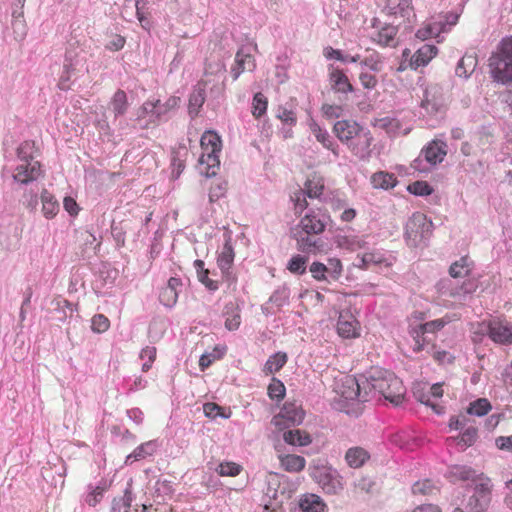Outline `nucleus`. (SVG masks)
Returning a JSON list of instances; mask_svg holds the SVG:
<instances>
[{"instance_id": "e2e57ef3", "label": "nucleus", "mask_w": 512, "mask_h": 512, "mask_svg": "<svg viewBox=\"0 0 512 512\" xmlns=\"http://www.w3.org/2000/svg\"><path fill=\"white\" fill-rule=\"evenodd\" d=\"M204 414L206 417L215 419L217 417L228 418L229 415L225 414L223 408L216 403L208 402L203 406Z\"/></svg>"}, {"instance_id": "f03ea898", "label": "nucleus", "mask_w": 512, "mask_h": 512, "mask_svg": "<svg viewBox=\"0 0 512 512\" xmlns=\"http://www.w3.org/2000/svg\"><path fill=\"white\" fill-rule=\"evenodd\" d=\"M489 70L494 81L502 84L512 82V36L503 38L489 58Z\"/></svg>"}, {"instance_id": "20e7f679", "label": "nucleus", "mask_w": 512, "mask_h": 512, "mask_svg": "<svg viewBox=\"0 0 512 512\" xmlns=\"http://www.w3.org/2000/svg\"><path fill=\"white\" fill-rule=\"evenodd\" d=\"M446 142L441 139H434L425 146L418 158H416L411 166L414 170L421 173H427L437 163H440L446 155Z\"/></svg>"}, {"instance_id": "4c0bfd02", "label": "nucleus", "mask_w": 512, "mask_h": 512, "mask_svg": "<svg viewBox=\"0 0 512 512\" xmlns=\"http://www.w3.org/2000/svg\"><path fill=\"white\" fill-rule=\"evenodd\" d=\"M42 212L46 218H53L59 211V203L47 190L41 193Z\"/></svg>"}, {"instance_id": "c03bdc74", "label": "nucleus", "mask_w": 512, "mask_h": 512, "mask_svg": "<svg viewBox=\"0 0 512 512\" xmlns=\"http://www.w3.org/2000/svg\"><path fill=\"white\" fill-rule=\"evenodd\" d=\"M287 362V355L284 352H277L269 357L264 366L266 374H273L279 371Z\"/></svg>"}, {"instance_id": "f704fd0d", "label": "nucleus", "mask_w": 512, "mask_h": 512, "mask_svg": "<svg viewBox=\"0 0 512 512\" xmlns=\"http://www.w3.org/2000/svg\"><path fill=\"white\" fill-rule=\"evenodd\" d=\"M220 151L208 150L203 151L201 157L199 158V163L201 165H206V176L212 177L216 175V168H219L220 160L219 154Z\"/></svg>"}, {"instance_id": "0eeeda50", "label": "nucleus", "mask_w": 512, "mask_h": 512, "mask_svg": "<svg viewBox=\"0 0 512 512\" xmlns=\"http://www.w3.org/2000/svg\"><path fill=\"white\" fill-rule=\"evenodd\" d=\"M365 375L359 378H349L343 385L341 397L345 401H357V403H364L369 401V392L364 383Z\"/></svg>"}, {"instance_id": "0e129e2a", "label": "nucleus", "mask_w": 512, "mask_h": 512, "mask_svg": "<svg viewBox=\"0 0 512 512\" xmlns=\"http://www.w3.org/2000/svg\"><path fill=\"white\" fill-rule=\"evenodd\" d=\"M155 110H156V102H150L147 101L143 103V105L138 109L136 114V120L140 121L142 118H144L146 115L151 116V122L156 123L159 120L155 119Z\"/></svg>"}, {"instance_id": "9b49d317", "label": "nucleus", "mask_w": 512, "mask_h": 512, "mask_svg": "<svg viewBox=\"0 0 512 512\" xmlns=\"http://www.w3.org/2000/svg\"><path fill=\"white\" fill-rule=\"evenodd\" d=\"M42 175L41 164L39 161H28L16 166L12 175L13 181L21 185H28L36 181Z\"/></svg>"}, {"instance_id": "13d9d810", "label": "nucleus", "mask_w": 512, "mask_h": 512, "mask_svg": "<svg viewBox=\"0 0 512 512\" xmlns=\"http://www.w3.org/2000/svg\"><path fill=\"white\" fill-rule=\"evenodd\" d=\"M267 110V99L262 93H256L252 102V114L259 118L265 114Z\"/></svg>"}, {"instance_id": "4468645a", "label": "nucleus", "mask_w": 512, "mask_h": 512, "mask_svg": "<svg viewBox=\"0 0 512 512\" xmlns=\"http://www.w3.org/2000/svg\"><path fill=\"white\" fill-rule=\"evenodd\" d=\"M373 137L369 129L363 127L348 145L350 151L361 160H367L371 155Z\"/></svg>"}, {"instance_id": "09e8293b", "label": "nucleus", "mask_w": 512, "mask_h": 512, "mask_svg": "<svg viewBox=\"0 0 512 512\" xmlns=\"http://www.w3.org/2000/svg\"><path fill=\"white\" fill-rule=\"evenodd\" d=\"M234 260V250L230 243V239L227 240L223 246L221 254L218 256L217 263L220 269L231 268Z\"/></svg>"}, {"instance_id": "052dcab7", "label": "nucleus", "mask_w": 512, "mask_h": 512, "mask_svg": "<svg viewBox=\"0 0 512 512\" xmlns=\"http://www.w3.org/2000/svg\"><path fill=\"white\" fill-rule=\"evenodd\" d=\"M309 271L315 280L326 281L329 283L327 265L316 261L310 265Z\"/></svg>"}, {"instance_id": "de8ad7c7", "label": "nucleus", "mask_w": 512, "mask_h": 512, "mask_svg": "<svg viewBox=\"0 0 512 512\" xmlns=\"http://www.w3.org/2000/svg\"><path fill=\"white\" fill-rule=\"evenodd\" d=\"M200 142L203 151H221V139L215 132L208 131L204 133Z\"/></svg>"}, {"instance_id": "5701e85b", "label": "nucleus", "mask_w": 512, "mask_h": 512, "mask_svg": "<svg viewBox=\"0 0 512 512\" xmlns=\"http://www.w3.org/2000/svg\"><path fill=\"white\" fill-rule=\"evenodd\" d=\"M474 493L472 495L479 498H485L487 502L491 503L493 483L492 480L484 473H479L474 480Z\"/></svg>"}, {"instance_id": "69168bd1", "label": "nucleus", "mask_w": 512, "mask_h": 512, "mask_svg": "<svg viewBox=\"0 0 512 512\" xmlns=\"http://www.w3.org/2000/svg\"><path fill=\"white\" fill-rule=\"evenodd\" d=\"M177 105V98L172 97L165 103H161L159 100L156 101L155 119L161 120L162 116L165 115L170 109Z\"/></svg>"}, {"instance_id": "ea45409f", "label": "nucleus", "mask_w": 512, "mask_h": 512, "mask_svg": "<svg viewBox=\"0 0 512 512\" xmlns=\"http://www.w3.org/2000/svg\"><path fill=\"white\" fill-rule=\"evenodd\" d=\"M492 410V405L487 398H478L475 401L470 402L466 409V413L469 415L482 417L487 415Z\"/></svg>"}, {"instance_id": "8fccbe9b", "label": "nucleus", "mask_w": 512, "mask_h": 512, "mask_svg": "<svg viewBox=\"0 0 512 512\" xmlns=\"http://www.w3.org/2000/svg\"><path fill=\"white\" fill-rule=\"evenodd\" d=\"M410 335L415 341V351L422 350L424 343L431 341V339L428 338L426 331H424L422 323L417 324L415 326H411Z\"/></svg>"}, {"instance_id": "f257e3e1", "label": "nucleus", "mask_w": 512, "mask_h": 512, "mask_svg": "<svg viewBox=\"0 0 512 512\" xmlns=\"http://www.w3.org/2000/svg\"><path fill=\"white\" fill-rule=\"evenodd\" d=\"M364 383L369 392V400L372 395L378 393L388 400L393 405L398 406L402 403L406 394L401 379H399L393 372L375 368L368 372L364 377Z\"/></svg>"}, {"instance_id": "338daca9", "label": "nucleus", "mask_w": 512, "mask_h": 512, "mask_svg": "<svg viewBox=\"0 0 512 512\" xmlns=\"http://www.w3.org/2000/svg\"><path fill=\"white\" fill-rule=\"evenodd\" d=\"M327 274L329 283L331 281H337L342 274V264L339 259H330L329 265L327 266Z\"/></svg>"}, {"instance_id": "cd10ccee", "label": "nucleus", "mask_w": 512, "mask_h": 512, "mask_svg": "<svg viewBox=\"0 0 512 512\" xmlns=\"http://www.w3.org/2000/svg\"><path fill=\"white\" fill-rule=\"evenodd\" d=\"M453 440L455 448L462 452L471 447L478 438V431L475 427H468L457 436L450 437Z\"/></svg>"}, {"instance_id": "864d4df0", "label": "nucleus", "mask_w": 512, "mask_h": 512, "mask_svg": "<svg viewBox=\"0 0 512 512\" xmlns=\"http://www.w3.org/2000/svg\"><path fill=\"white\" fill-rule=\"evenodd\" d=\"M436 491V486L429 479L417 481L412 486V492L415 495H432Z\"/></svg>"}, {"instance_id": "b1692460", "label": "nucleus", "mask_w": 512, "mask_h": 512, "mask_svg": "<svg viewBox=\"0 0 512 512\" xmlns=\"http://www.w3.org/2000/svg\"><path fill=\"white\" fill-rule=\"evenodd\" d=\"M310 130L317 139L325 148L329 149L334 156H339V146L333 141L332 137L328 133L327 130L322 129L315 121H312L309 124Z\"/></svg>"}, {"instance_id": "39448f33", "label": "nucleus", "mask_w": 512, "mask_h": 512, "mask_svg": "<svg viewBox=\"0 0 512 512\" xmlns=\"http://www.w3.org/2000/svg\"><path fill=\"white\" fill-rule=\"evenodd\" d=\"M475 333L487 334L489 338L498 344H512V323L506 319L493 318L487 322L478 324Z\"/></svg>"}, {"instance_id": "6e6552de", "label": "nucleus", "mask_w": 512, "mask_h": 512, "mask_svg": "<svg viewBox=\"0 0 512 512\" xmlns=\"http://www.w3.org/2000/svg\"><path fill=\"white\" fill-rule=\"evenodd\" d=\"M328 220L329 216L321 210H310L294 228L301 229L308 234L319 235L324 232Z\"/></svg>"}, {"instance_id": "dca6fc26", "label": "nucleus", "mask_w": 512, "mask_h": 512, "mask_svg": "<svg viewBox=\"0 0 512 512\" xmlns=\"http://www.w3.org/2000/svg\"><path fill=\"white\" fill-rule=\"evenodd\" d=\"M329 82L336 93L347 94L354 90L346 74L333 65H329Z\"/></svg>"}, {"instance_id": "bb28decb", "label": "nucleus", "mask_w": 512, "mask_h": 512, "mask_svg": "<svg viewBox=\"0 0 512 512\" xmlns=\"http://www.w3.org/2000/svg\"><path fill=\"white\" fill-rule=\"evenodd\" d=\"M276 118L281 120L284 126H288V128L283 127L281 132L285 139L292 137L291 128L296 125L297 117L294 111L287 109L283 106H279L276 110Z\"/></svg>"}, {"instance_id": "bf43d9fd", "label": "nucleus", "mask_w": 512, "mask_h": 512, "mask_svg": "<svg viewBox=\"0 0 512 512\" xmlns=\"http://www.w3.org/2000/svg\"><path fill=\"white\" fill-rule=\"evenodd\" d=\"M407 190L416 196H427L433 192L432 187L426 181H415L407 186Z\"/></svg>"}, {"instance_id": "5fc2aeb1", "label": "nucleus", "mask_w": 512, "mask_h": 512, "mask_svg": "<svg viewBox=\"0 0 512 512\" xmlns=\"http://www.w3.org/2000/svg\"><path fill=\"white\" fill-rule=\"evenodd\" d=\"M324 56L327 59H336L338 61L345 62V63L346 62L355 63L360 58L359 55H355V56L343 55V53L340 50L334 49L332 47H327L324 49Z\"/></svg>"}, {"instance_id": "603ef678", "label": "nucleus", "mask_w": 512, "mask_h": 512, "mask_svg": "<svg viewBox=\"0 0 512 512\" xmlns=\"http://www.w3.org/2000/svg\"><path fill=\"white\" fill-rule=\"evenodd\" d=\"M286 388L282 381L273 377L271 383L268 386V395L272 400L280 401L284 398Z\"/></svg>"}, {"instance_id": "774afa93", "label": "nucleus", "mask_w": 512, "mask_h": 512, "mask_svg": "<svg viewBox=\"0 0 512 512\" xmlns=\"http://www.w3.org/2000/svg\"><path fill=\"white\" fill-rule=\"evenodd\" d=\"M110 326L109 319L103 314H96L92 318V330L97 333L105 332Z\"/></svg>"}, {"instance_id": "a878e982", "label": "nucleus", "mask_w": 512, "mask_h": 512, "mask_svg": "<svg viewBox=\"0 0 512 512\" xmlns=\"http://www.w3.org/2000/svg\"><path fill=\"white\" fill-rule=\"evenodd\" d=\"M223 315L225 316V328L229 331H235L241 323L240 308L235 302H228L224 306Z\"/></svg>"}, {"instance_id": "4be33fe9", "label": "nucleus", "mask_w": 512, "mask_h": 512, "mask_svg": "<svg viewBox=\"0 0 512 512\" xmlns=\"http://www.w3.org/2000/svg\"><path fill=\"white\" fill-rule=\"evenodd\" d=\"M110 485L111 483L106 479H101L97 485L89 484L84 498L85 503L91 507L96 506L102 500L104 493L110 488Z\"/></svg>"}, {"instance_id": "c9c22d12", "label": "nucleus", "mask_w": 512, "mask_h": 512, "mask_svg": "<svg viewBox=\"0 0 512 512\" xmlns=\"http://www.w3.org/2000/svg\"><path fill=\"white\" fill-rule=\"evenodd\" d=\"M284 441L293 446H307L312 442L311 436L300 429L288 430L283 433Z\"/></svg>"}, {"instance_id": "412c9836", "label": "nucleus", "mask_w": 512, "mask_h": 512, "mask_svg": "<svg viewBox=\"0 0 512 512\" xmlns=\"http://www.w3.org/2000/svg\"><path fill=\"white\" fill-rule=\"evenodd\" d=\"M79 54L75 50H67L65 53L64 71L60 77L59 87L60 89H66V82L69 81L72 74L76 71V66L79 63Z\"/></svg>"}, {"instance_id": "ddd939ff", "label": "nucleus", "mask_w": 512, "mask_h": 512, "mask_svg": "<svg viewBox=\"0 0 512 512\" xmlns=\"http://www.w3.org/2000/svg\"><path fill=\"white\" fill-rule=\"evenodd\" d=\"M442 385L443 383L433 384L429 387L428 392H423L418 389H415L413 392L418 401L427 406H430L438 415L445 413V407L437 402V400L443 396Z\"/></svg>"}, {"instance_id": "7c9ffc66", "label": "nucleus", "mask_w": 512, "mask_h": 512, "mask_svg": "<svg viewBox=\"0 0 512 512\" xmlns=\"http://www.w3.org/2000/svg\"><path fill=\"white\" fill-rule=\"evenodd\" d=\"M326 504L315 494L305 495L299 502V512H324Z\"/></svg>"}, {"instance_id": "1a4fd4ad", "label": "nucleus", "mask_w": 512, "mask_h": 512, "mask_svg": "<svg viewBox=\"0 0 512 512\" xmlns=\"http://www.w3.org/2000/svg\"><path fill=\"white\" fill-rule=\"evenodd\" d=\"M290 236L296 241L297 250L305 254H316L324 247L322 239L301 229L291 228Z\"/></svg>"}, {"instance_id": "6e6d98bb", "label": "nucleus", "mask_w": 512, "mask_h": 512, "mask_svg": "<svg viewBox=\"0 0 512 512\" xmlns=\"http://www.w3.org/2000/svg\"><path fill=\"white\" fill-rule=\"evenodd\" d=\"M178 291H174L172 288L164 287L159 293V301L168 308H172L177 303Z\"/></svg>"}, {"instance_id": "f8f14e48", "label": "nucleus", "mask_w": 512, "mask_h": 512, "mask_svg": "<svg viewBox=\"0 0 512 512\" xmlns=\"http://www.w3.org/2000/svg\"><path fill=\"white\" fill-rule=\"evenodd\" d=\"M304 411L293 403H286L280 413L273 417L272 423L282 428V425H299L304 420Z\"/></svg>"}, {"instance_id": "a211bd4d", "label": "nucleus", "mask_w": 512, "mask_h": 512, "mask_svg": "<svg viewBox=\"0 0 512 512\" xmlns=\"http://www.w3.org/2000/svg\"><path fill=\"white\" fill-rule=\"evenodd\" d=\"M437 47L431 44L422 45L410 58L409 66L413 70H417L421 66H425L437 54Z\"/></svg>"}, {"instance_id": "3c124183", "label": "nucleus", "mask_w": 512, "mask_h": 512, "mask_svg": "<svg viewBox=\"0 0 512 512\" xmlns=\"http://www.w3.org/2000/svg\"><path fill=\"white\" fill-rule=\"evenodd\" d=\"M290 291L287 287L282 286L276 289L270 296L268 303L275 305L278 309L286 305L289 301Z\"/></svg>"}, {"instance_id": "9d476101", "label": "nucleus", "mask_w": 512, "mask_h": 512, "mask_svg": "<svg viewBox=\"0 0 512 512\" xmlns=\"http://www.w3.org/2000/svg\"><path fill=\"white\" fill-rule=\"evenodd\" d=\"M447 24L448 15H440L425 23V25L416 32L415 36L421 41H425L430 38H437V42H441L445 38L442 34L446 32Z\"/></svg>"}, {"instance_id": "473e14b6", "label": "nucleus", "mask_w": 512, "mask_h": 512, "mask_svg": "<svg viewBox=\"0 0 512 512\" xmlns=\"http://www.w3.org/2000/svg\"><path fill=\"white\" fill-rule=\"evenodd\" d=\"M398 33L397 26L392 24H387L381 28V30L377 33V38L375 39L377 43L384 47H395L397 45L396 35Z\"/></svg>"}, {"instance_id": "2eb2a0df", "label": "nucleus", "mask_w": 512, "mask_h": 512, "mask_svg": "<svg viewBox=\"0 0 512 512\" xmlns=\"http://www.w3.org/2000/svg\"><path fill=\"white\" fill-rule=\"evenodd\" d=\"M362 128L363 126L354 120H339L334 124L333 132L342 143L348 146Z\"/></svg>"}, {"instance_id": "aec40b11", "label": "nucleus", "mask_w": 512, "mask_h": 512, "mask_svg": "<svg viewBox=\"0 0 512 512\" xmlns=\"http://www.w3.org/2000/svg\"><path fill=\"white\" fill-rule=\"evenodd\" d=\"M357 324V320L350 312H341L337 321L338 334L343 338H353L358 336Z\"/></svg>"}, {"instance_id": "a19ab883", "label": "nucleus", "mask_w": 512, "mask_h": 512, "mask_svg": "<svg viewBox=\"0 0 512 512\" xmlns=\"http://www.w3.org/2000/svg\"><path fill=\"white\" fill-rule=\"evenodd\" d=\"M472 261L468 256L462 257L459 261L450 265V276L453 278H463L469 275Z\"/></svg>"}, {"instance_id": "2f4dec72", "label": "nucleus", "mask_w": 512, "mask_h": 512, "mask_svg": "<svg viewBox=\"0 0 512 512\" xmlns=\"http://www.w3.org/2000/svg\"><path fill=\"white\" fill-rule=\"evenodd\" d=\"M110 107L115 118L123 116L127 112L129 108V102L127 94L124 90L118 89L114 93L110 101Z\"/></svg>"}, {"instance_id": "58836bf2", "label": "nucleus", "mask_w": 512, "mask_h": 512, "mask_svg": "<svg viewBox=\"0 0 512 512\" xmlns=\"http://www.w3.org/2000/svg\"><path fill=\"white\" fill-rule=\"evenodd\" d=\"M156 450L154 441H148L139 445L135 450L126 457L125 464H131L135 460H140L146 456L152 455Z\"/></svg>"}, {"instance_id": "393cba45", "label": "nucleus", "mask_w": 512, "mask_h": 512, "mask_svg": "<svg viewBox=\"0 0 512 512\" xmlns=\"http://www.w3.org/2000/svg\"><path fill=\"white\" fill-rule=\"evenodd\" d=\"M478 59L475 52H467L458 62L455 73L459 77L468 78L477 67Z\"/></svg>"}, {"instance_id": "72a5a7b5", "label": "nucleus", "mask_w": 512, "mask_h": 512, "mask_svg": "<svg viewBox=\"0 0 512 512\" xmlns=\"http://www.w3.org/2000/svg\"><path fill=\"white\" fill-rule=\"evenodd\" d=\"M281 466L287 472H300L304 469L305 458L295 454L279 455Z\"/></svg>"}, {"instance_id": "a18cd8bd", "label": "nucleus", "mask_w": 512, "mask_h": 512, "mask_svg": "<svg viewBox=\"0 0 512 512\" xmlns=\"http://www.w3.org/2000/svg\"><path fill=\"white\" fill-rule=\"evenodd\" d=\"M478 474L479 473L468 466L454 465L450 468V478L459 481H473Z\"/></svg>"}, {"instance_id": "c85d7f7f", "label": "nucleus", "mask_w": 512, "mask_h": 512, "mask_svg": "<svg viewBox=\"0 0 512 512\" xmlns=\"http://www.w3.org/2000/svg\"><path fill=\"white\" fill-rule=\"evenodd\" d=\"M489 506L490 503L485 498L471 495L462 506L456 507L453 512H487Z\"/></svg>"}, {"instance_id": "e433bc0d", "label": "nucleus", "mask_w": 512, "mask_h": 512, "mask_svg": "<svg viewBox=\"0 0 512 512\" xmlns=\"http://www.w3.org/2000/svg\"><path fill=\"white\" fill-rule=\"evenodd\" d=\"M371 182L374 188L388 190L397 184V180L392 173L379 171L372 175Z\"/></svg>"}, {"instance_id": "6ab92c4d", "label": "nucleus", "mask_w": 512, "mask_h": 512, "mask_svg": "<svg viewBox=\"0 0 512 512\" xmlns=\"http://www.w3.org/2000/svg\"><path fill=\"white\" fill-rule=\"evenodd\" d=\"M134 499L132 479H130L123 491V495L112 499L110 512H129Z\"/></svg>"}, {"instance_id": "f3484780", "label": "nucleus", "mask_w": 512, "mask_h": 512, "mask_svg": "<svg viewBox=\"0 0 512 512\" xmlns=\"http://www.w3.org/2000/svg\"><path fill=\"white\" fill-rule=\"evenodd\" d=\"M383 12L387 15H399L407 20L414 16L411 0H386Z\"/></svg>"}, {"instance_id": "4d7b16f0", "label": "nucleus", "mask_w": 512, "mask_h": 512, "mask_svg": "<svg viewBox=\"0 0 512 512\" xmlns=\"http://www.w3.org/2000/svg\"><path fill=\"white\" fill-rule=\"evenodd\" d=\"M33 148L34 144L29 141H25L19 145L17 148V157L21 161V163H26L28 161H36L33 157Z\"/></svg>"}, {"instance_id": "37998d69", "label": "nucleus", "mask_w": 512, "mask_h": 512, "mask_svg": "<svg viewBox=\"0 0 512 512\" xmlns=\"http://www.w3.org/2000/svg\"><path fill=\"white\" fill-rule=\"evenodd\" d=\"M308 256L296 254L288 261L286 268L295 275H303L307 270Z\"/></svg>"}, {"instance_id": "79ce46f5", "label": "nucleus", "mask_w": 512, "mask_h": 512, "mask_svg": "<svg viewBox=\"0 0 512 512\" xmlns=\"http://www.w3.org/2000/svg\"><path fill=\"white\" fill-rule=\"evenodd\" d=\"M374 127L386 131L390 135H396L401 129V123L398 119L392 117H383L375 119L373 122Z\"/></svg>"}, {"instance_id": "423d86ee", "label": "nucleus", "mask_w": 512, "mask_h": 512, "mask_svg": "<svg viewBox=\"0 0 512 512\" xmlns=\"http://www.w3.org/2000/svg\"><path fill=\"white\" fill-rule=\"evenodd\" d=\"M313 477L328 494H336L342 489V477L331 466L316 468L313 472Z\"/></svg>"}, {"instance_id": "680f3d73", "label": "nucleus", "mask_w": 512, "mask_h": 512, "mask_svg": "<svg viewBox=\"0 0 512 512\" xmlns=\"http://www.w3.org/2000/svg\"><path fill=\"white\" fill-rule=\"evenodd\" d=\"M241 470L242 467L235 462H223L219 464L218 468L216 469L219 475L230 477L237 476Z\"/></svg>"}, {"instance_id": "c756f323", "label": "nucleus", "mask_w": 512, "mask_h": 512, "mask_svg": "<svg viewBox=\"0 0 512 512\" xmlns=\"http://www.w3.org/2000/svg\"><path fill=\"white\" fill-rule=\"evenodd\" d=\"M369 458V453L362 447L349 448L345 454V460L351 468H360Z\"/></svg>"}, {"instance_id": "49530a36", "label": "nucleus", "mask_w": 512, "mask_h": 512, "mask_svg": "<svg viewBox=\"0 0 512 512\" xmlns=\"http://www.w3.org/2000/svg\"><path fill=\"white\" fill-rule=\"evenodd\" d=\"M205 102V90L202 88L194 89L189 97V114L194 117Z\"/></svg>"}, {"instance_id": "7ed1b4c3", "label": "nucleus", "mask_w": 512, "mask_h": 512, "mask_svg": "<svg viewBox=\"0 0 512 512\" xmlns=\"http://www.w3.org/2000/svg\"><path fill=\"white\" fill-rule=\"evenodd\" d=\"M433 224L427 216L421 212H415L407 220L405 225V240L408 246L418 247L425 244L432 234Z\"/></svg>"}]
</instances>
